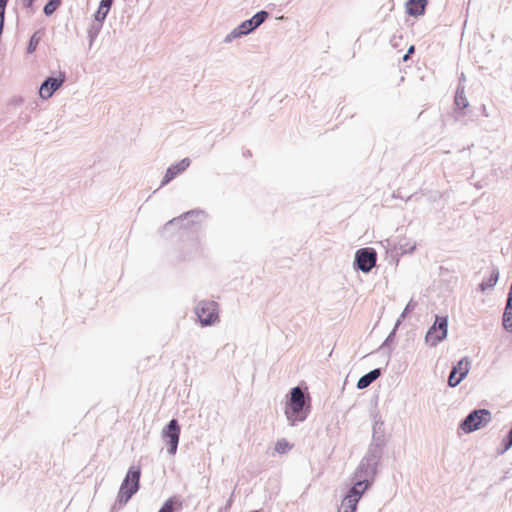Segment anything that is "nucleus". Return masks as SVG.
<instances>
[{
  "mask_svg": "<svg viewBox=\"0 0 512 512\" xmlns=\"http://www.w3.org/2000/svg\"><path fill=\"white\" fill-rule=\"evenodd\" d=\"M482 111H483V114L487 117L488 116V113L486 111V107L485 105H482Z\"/></svg>",
  "mask_w": 512,
  "mask_h": 512,
  "instance_id": "35",
  "label": "nucleus"
},
{
  "mask_svg": "<svg viewBox=\"0 0 512 512\" xmlns=\"http://www.w3.org/2000/svg\"><path fill=\"white\" fill-rule=\"evenodd\" d=\"M382 455V453L367 449L366 454L354 472V483L348 491L354 490L362 497L375 480Z\"/></svg>",
  "mask_w": 512,
  "mask_h": 512,
  "instance_id": "1",
  "label": "nucleus"
},
{
  "mask_svg": "<svg viewBox=\"0 0 512 512\" xmlns=\"http://www.w3.org/2000/svg\"><path fill=\"white\" fill-rule=\"evenodd\" d=\"M182 507V502L177 497L168 498L158 512H174L175 506Z\"/></svg>",
  "mask_w": 512,
  "mask_h": 512,
  "instance_id": "20",
  "label": "nucleus"
},
{
  "mask_svg": "<svg viewBox=\"0 0 512 512\" xmlns=\"http://www.w3.org/2000/svg\"><path fill=\"white\" fill-rule=\"evenodd\" d=\"M361 496L359 493L353 491H348L342 500L341 506L338 509V512H356L357 505Z\"/></svg>",
  "mask_w": 512,
  "mask_h": 512,
  "instance_id": "15",
  "label": "nucleus"
},
{
  "mask_svg": "<svg viewBox=\"0 0 512 512\" xmlns=\"http://www.w3.org/2000/svg\"><path fill=\"white\" fill-rule=\"evenodd\" d=\"M311 411V397L301 387L290 389L285 397L284 413L290 426L307 419Z\"/></svg>",
  "mask_w": 512,
  "mask_h": 512,
  "instance_id": "2",
  "label": "nucleus"
},
{
  "mask_svg": "<svg viewBox=\"0 0 512 512\" xmlns=\"http://www.w3.org/2000/svg\"><path fill=\"white\" fill-rule=\"evenodd\" d=\"M8 1L9 0H0V6H3L6 8Z\"/></svg>",
  "mask_w": 512,
  "mask_h": 512,
  "instance_id": "34",
  "label": "nucleus"
},
{
  "mask_svg": "<svg viewBox=\"0 0 512 512\" xmlns=\"http://www.w3.org/2000/svg\"><path fill=\"white\" fill-rule=\"evenodd\" d=\"M427 0H408L406 2V13L413 17H419L426 11Z\"/></svg>",
  "mask_w": 512,
  "mask_h": 512,
  "instance_id": "16",
  "label": "nucleus"
},
{
  "mask_svg": "<svg viewBox=\"0 0 512 512\" xmlns=\"http://www.w3.org/2000/svg\"><path fill=\"white\" fill-rule=\"evenodd\" d=\"M269 18V12L265 10L258 11L255 13L250 19L253 22V25L257 29L261 26L267 19Z\"/></svg>",
  "mask_w": 512,
  "mask_h": 512,
  "instance_id": "21",
  "label": "nucleus"
},
{
  "mask_svg": "<svg viewBox=\"0 0 512 512\" xmlns=\"http://www.w3.org/2000/svg\"><path fill=\"white\" fill-rule=\"evenodd\" d=\"M454 103L456 107L460 110L467 108L469 105V102L465 96L464 86H461V84H459L456 89Z\"/></svg>",
  "mask_w": 512,
  "mask_h": 512,
  "instance_id": "19",
  "label": "nucleus"
},
{
  "mask_svg": "<svg viewBox=\"0 0 512 512\" xmlns=\"http://www.w3.org/2000/svg\"><path fill=\"white\" fill-rule=\"evenodd\" d=\"M190 165L189 158H183L180 162L176 164H172L166 170V173L161 181V186L167 185L171 182L177 175L184 172Z\"/></svg>",
  "mask_w": 512,
  "mask_h": 512,
  "instance_id": "14",
  "label": "nucleus"
},
{
  "mask_svg": "<svg viewBox=\"0 0 512 512\" xmlns=\"http://www.w3.org/2000/svg\"><path fill=\"white\" fill-rule=\"evenodd\" d=\"M376 261L377 252L374 248H360L355 253L353 266L356 270H360L363 273H369L376 265Z\"/></svg>",
  "mask_w": 512,
  "mask_h": 512,
  "instance_id": "8",
  "label": "nucleus"
},
{
  "mask_svg": "<svg viewBox=\"0 0 512 512\" xmlns=\"http://www.w3.org/2000/svg\"><path fill=\"white\" fill-rule=\"evenodd\" d=\"M108 13H109V10L99 6L98 10L94 14L95 21L103 24V22L106 19Z\"/></svg>",
  "mask_w": 512,
  "mask_h": 512,
  "instance_id": "28",
  "label": "nucleus"
},
{
  "mask_svg": "<svg viewBox=\"0 0 512 512\" xmlns=\"http://www.w3.org/2000/svg\"><path fill=\"white\" fill-rule=\"evenodd\" d=\"M382 374L380 368H375L368 373L361 376L357 382V388L362 390L370 386L375 380H377Z\"/></svg>",
  "mask_w": 512,
  "mask_h": 512,
  "instance_id": "17",
  "label": "nucleus"
},
{
  "mask_svg": "<svg viewBox=\"0 0 512 512\" xmlns=\"http://www.w3.org/2000/svg\"><path fill=\"white\" fill-rule=\"evenodd\" d=\"M141 469L139 466H131L120 485L115 503L112 505L111 512L120 509L127 504L134 494L140 488Z\"/></svg>",
  "mask_w": 512,
  "mask_h": 512,
  "instance_id": "3",
  "label": "nucleus"
},
{
  "mask_svg": "<svg viewBox=\"0 0 512 512\" xmlns=\"http://www.w3.org/2000/svg\"><path fill=\"white\" fill-rule=\"evenodd\" d=\"M512 447V427L501 441V449L498 450L499 454H504Z\"/></svg>",
  "mask_w": 512,
  "mask_h": 512,
  "instance_id": "23",
  "label": "nucleus"
},
{
  "mask_svg": "<svg viewBox=\"0 0 512 512\" xmlns=\"http://www.w3.org/2000/svg\"><path fill=\"white\" fill-rule=\"evenodd\" d=\"M469 365V359L464 357L452 366L448 377V385L450 387H456L462 382L469 372Z\"/></svg>",
  "mask_w": 512,
  "mask_h": 512,
  "instance_id": "12",
  "label": "nucleus"
},
{
  "mask_svg": "<svg viewBox=\"0 0 512 512\" xmlns=\"http://www.w3.org/2000/svg\"><path fill=\"white\" fill-rule=\"evenodd\" d=\"M204 211L200 209H193L187 211L180 215L179 217H175L169 220L163 227V231H167L168 229L174 226H180L181 228L188 229L192 225L201 221V217H204Z\"/></svg>",
  "mask_w": 512,
  "mask_h": 512,
  "instance_id": "9",
  "label": "nucleus"
},
{
  "mask_svg": "<svg viewBox=\"0 0 512 512\" xmlns=\"http://www.w3.org/2000/svg\"><path fill=\"white\" fill-rule=\"evenodd\" d=\"M397 328L398 327L395 326L394 329L389 333V335L387 336V338L383 342L382 347H388L391 343H393L395 335H396V329Z\"/></svg>",
  "mask_w": 512,
  "mask_h": 512,
  "instance_id": "29",
  "label": "nucleus"
},
{
  "mask_svg": "<svg viewBox=\"0 0 512 512\" xmlns=\"http://www.w3.org/2000/svg\"><path fill=\"white\" fill-rule=\"evenodd\" d=\"M417 306V303L411 299L407 305L405 306L403 312L401 313L400 317L398 318V320L396 321V327H398L401 323L402 320H404L407 316L408 313L412 312Z\"/></svg>",
  "mask_w": 512,
  "mask_h": 512,
  "instance_id": "25",
  "label": "nucleus"
},
{
  "mask_svg": "<svg viewBox=\"0 0 512 512\" xmlns=\"http://www.w3.org/2000/svg\"><path fill=\"white\" fill-rule=\"evenodd\" d=\"M251 512H260V511H258V510H254V511H251Z\"/></svg>",
  "mask_w": 512,
  "mask_h": 512,
  "instance_id": "37",
  "label": "nucleus"
},
{
  "mask_svg": "<svg viewBox=\"0 0 512 512\" xmlns=\"http://www.w3.org/2000/svg\"><path fill=\"white\" fill-rule=\"evenodd\" d=\"M181 427L177 419H171L168 424L162 429V439L167 446V451L170 455H175L177 452Z\"/></svg>",
  "mask_w": 512,
  "mask_h": 512,
  "instance_id": "7",
  "label": "nucleus"
},
{
  "mask_svg": "<svg viewBox=\"0 0 512 512\" xmlns=\"http://www.w3.org/2000/svg\"><path fill=\"white\" fill-rule=\"evenodd\" d=\"M374 423H373V433H372V441L368 446V449L379 452L383 454V450L386 446V438H385V428L384 422L379 415V413H375L373 415Z\"/></svg>",
  "mask_w": 512,
  "mask_h": 512,
  "instance_id": "10",
  "label": "nucleus"
},
{
  "mask_svg": "<svg viewBox=\"0 0 512 512\" xmlns=\"http://www.w3.org/2000/svg\"><path fill=\"white\" fill-rule=\"evenodd\" d=\"M414 52V46H410L407 53L403 56V60L407 61L409 58V55Z\"/></svg>",
  "mask_w": 512,
  "mask_h": 512,
  "instance_id": "33",
  "label": "nucleus"
},
{
  "mask_svg": "<svg viewBox=\"0 0 512 512\" xmlns=\"http://www.w3.org/2000/svg\"><path fill=\"white\" fill-rule=\"evenodd\" d=\"M498 279H499V270H498V268L494 267L491 271L490 276L486 280H483L479 284L480 291L485 292L487 289H493L494 286L497 284Z\"/></svg>",
  "mask_w": 512,
  "mask_h": 512,
  "instance_id": "18",
  "label": "nucleus"
},
{
  "mask_svg": "<svg viewBox=\"0 0 512 512\" xmlns=\"http://www.w3.org/2000/svg\"><path fill=\"white\" fill-rule=\"evenodd\" d=\"M38 34H39V32H35L30 37V40H29L28 45H27V54H32L36 50V48H37V46H38V44L40 42V39H41Z\"/></svg>",
  "mask_w": 512,
  "mask_h": 512,
  "instance_id": "26",
  "label": "nucleus"
},
{
  "mask_svg": "<svg viewBox=\"0 0 512 512\" xmlns=\"http://www.w3.org/2000/svg\"><path fill=\"white\" fill-rule=\"evenodd\" d=\"M66 81L64 72H59L58 76H49L41 84L39 96L46 100L50 98Z\"/></svg>",
  "mask_w": 512,
  "mask_h": 512,
  "instance_id": "11",
  "label": "nucleus"
},
{
  "mask_svg": "<svg viewBox=\"0 0 512 512\" xmlns=\"http://www.w3.org/2000/svg\"><path fill=\"white\" fill-rule=\"evenodd\" d=\"M102 23L94 22L91 24V26L88 29V37L90 40V45L93 43V41L97 38L99 35L101 29H102Z\"/></svg>",
  "mask_w": 512,
  "mask_h": 512,
  "instance_id": "22",
  "label": "nucleus"
},
{
  "mask_svg": "<svg viewBox=\"0 0 512 512\" xmlns=\"http://www.w3.org/2000/svg\"><path fill=\"white\" fill-rule=\"evenodd\" d=\"M113 1L114 0H101L99 6L110 11Z\"/></svg>",
  "mask_w": 512,
  "mask_h": 512,
  "instance_id": "31",
  "label": "nucleus"
},
{
  "mask_svg": "<svg viewBox=\"0 0 512 512\" xmlns=\"http://www.w3.org/2000/svg\"><path fill=\"white\" fill-rule=\"evenodd\" d=\"M407 246H408V244H406V245H400V248H399V249L401 250V253H402V254H404V253H411V252H413V251L415 250V248H416L415 244H414V245H412V246H410V247H407Z\"/></svg>",
  "mask_w": 512,
  "mask_h": 512,
  "instance_id": "30",
  "label": "nucleus"
},
{
  "mask_svg": "<svg viewBox=\"0 0 512 512\" xmlns=\"http://www.w3.org/2000/svg\"><path fill=\"white\" fill-rule=\"evenodd\" d=\"M291 449V445L286 439H280L276 442L275 451L279 454L286 453Z\"/></svg>",
  "mask_w": 512,
  "mask_h": 512,
  "instance_id": "27",
  "label": "nucleus"
},
{
  "mask_svg": "<svg viewBox=\"0 0 512 512\" xmlns=\"http://www.w3.org/2000/svg\"><path fill=\"white\" fill-rule=\"evenodd\" d=\"M34 1L35 0H22L24 7L30 10H33Z\"/></svg>",
  "mask_w": 512,
  "mask_h": 512,
  "instance_id": "32",
  "label": "nucleus"
},
{
  "mask_svg": "<svg viewBox=\"0 0 512 512\" xmlns=\"http://www.w3.org/2000/svg\"><path fill=\"white\" fill-rule=\"evenodd\" d=\"M201 326L207 327L219 321L218 303L213 300H202L195 307Z\"/></svg>",
  "mask_w": 512,
  "mask_h": 512,
  "instance_id": "5",
  "label": "nucleus"
},
{
  "mask_svg": "<svg viewBox=\"0 0 512 512\" xmlns=\"http://www.w3.org/2000/svg\"><path fill=\"white\" fill-rule=\"evenodd\" d=\"M393 197H395V198H401V199L403 198V197L399 194V192H397V193H393Z\"/></svg>",
  "mask_w": 512,
  "mask_h": 512,
  "instance_id": "36",
  "label": "nucleus"
},
{
  "mask_svg": "<svg viewBox=\"0 0 512 512\" xmlns=\"http://www.w3.org/2000/svg\"><path fill=\"white\" fill-rule=\"evenodd\" d=\"M255 30L256 28L251 19H247L225 36L224 43H231L233 40L249 35Z\"/></svg>",
  "mask_w": 512,
  "mask_h": 512,
  "instance_id": "13",
  "label": "nucleus"
},
{
  "mask_svg": "<svg viewBox=\"0 0 512 512\" xmlns=\"http://www.w3.org/2000/svg\"><path fill=\"white\" fill-rule=\"evenodd\" d=\"M491 421V412L487 409L472 410L459 424L465 433H472L485 427Z\"/></svg>",
  "mask_w": 512,
  "mask_h": 512,
  "instance_id": "4",
  "label": "nucleus"
},
{
  "mask_svg": "<svg viewBox=\"0 0 512 512\" xmlns=\"http://www.w3.org/2000/svg\"><path fill=\"white\" fill-rule=\"evenodd\" d=\"M448 334V317L447 316H435L434 323L429 327L426 335L425 342L430 347H436L441 341H443Z\"/></svg>",
  "mask_w": 512,
  "mask_h": 512,
  "instance_id": "6",
  "label": "nucleus"
},
{
  "mask_svg": "<svg viewBox=\"0 0 512 512\" xmlns=\"http://www.w3.org/2000/svg\"><path fill=\"white\" fill-rule=\"evenodd\" d=\"M61 0H49L43 8V13L46 16H51L60 6Z\"/></svg>",
  "mask_w": 512,
  "mask_h": 512,
  "instance_id": "24",
  "label": "nucleus"
}]
</instances>
